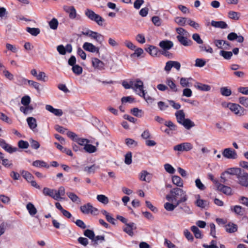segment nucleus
Instances as JSON below:
<instances>
[{
  "label": "nucleus",
  "instance_id": "55",
  "mask_svg": "<svg viewBox=\"0 0 248 248\" xmlns=\"http://www.w3.org/2000/svg\"><path fill=\"white\" fill-rule=\"evenodd\" d=\"M199 48H200L201 51H205L206 52L209 53L211 54L213 53V50L212 48L211 47H210L209 46H203V45L200 46Z\"/></svg>",
  "mask_w": 248,
  "mask_h": 248
},
{
  "label": "nucleus",
  "instance_id": "27",
  "mask_svg": "<svg viewBox=\"0 0 248 248\" xmlns=\"http://www.w3.org/2000/svg\"><path fill=\"white\" fill-rule=\"evenodd\" d=\"M26 208L30 215L31 216H34L37 212L36 208H35L34 205L31 202H29L27 204Z\"/></svg>",
  "mask_w": 248,
  "mask_h": 248
},
{
  "label": "nucleus",
  "instance_id": "18",
  "mask_svg": "<svg viewBox=\"0 0 248 248\" xmlns=\"http://www.w3.org/2000/svg\"><path fill=\"white\" fill-rule=\"evenodd\" d=\"M173 46V42L168 40L161 41L159 44V46L164 50H169Z\"/></svg>",
  "mask_w": 248,
  "mask_h": 248
},
{
  "label": "nucleus",
  "instance_id": "51",
  "mask_svg": "<svg viewBox=\"0 0 248 248\" xmlns=\"http://www.w3.org/2000/svg\"><path fill=\"white\" fill-rule=\"evenodd\" d=\"M176 31L180 36H189V33L182 28H177L176 29Z\"/></svg>",
  "mask_w": 248,
  "mask_h": 248
},
{
  "label": "nucleus",
  "instance_id": "16",
  "mask_svg": "<svg viewBox=\"0 0 248 248\" xmlns=\"http://www.w3.org/2000/svg\"><path fill=\"white\" fill-rule=\"evenodd\" d=\"M238 183L241 186L245 187L248 186V174L243 173L237 176Z\"/></svg>",
  "mask_w": 248,
  "mask_h": 248
},
{
  "label": "nucleus",
  "instance_id": "30",
  "mask_svg": "<svg viewBox=\"0 0 248 248\" xmlns=\"http://www.w3.org/2000/svg\"><path fill=\"white\" fill-rule=\"evenodd\" d=\"M172 181L173 184L179 187L183 186V182L182 179L178 176L174 175L172 177Z\"/></svg>",
  "mask_w": 248,
  "mask_h": 248
},
{
  "label": "nucleus",
  "instance_id": "43",
  "mask_svg": "<svg viewBox=\"0 0 248 248\" xmlns=\"http://www.w3.org/2000/svg\"><path fill=\"white\" fill-rule=\"evenodd\" d=\"M220 93L223 96H229L232 93V91L230 89L227 87H221L220 89Z\"/></svg>",
  "mask_w": 248,
  "mask_h": 248
},
{
  "label": "nucleus",
  "instance_id": "22",
  "mask_svg": "<svg viewBox=\"0 0 248 248\" xmlns=\"http://www.w3.org/2000/svg\"><path fill=\"white\" fill-rule=\"evenodd\" d=\"M175 116L176 118L177 122L181 124L183 121L185 120V113L183 110H179L175 113Z\"/></svg>",
  "mask_w": 248,
  "mask_h": 248
},
{
  "label": "nucleus",
  "instance_id": "29",
  "mask_svg": "<svg viewBox=\"0 0 248 248\" xmlns=\"http://www.w3.org/2000/svg\"><path fill=\"white\" fill-rule=\"evenodd\" d=\"M187 18L177 16L174 18V22L179 26H184L187 21Z\"/></svg>",
  "mask_w": 248,
  "mask_h": 248
},
{
  "label": "nucleus",
  "instance_id": "54",
  "mask_svg": "<svg viewBox=\"0 0 248 248\" xmlns=\"http://www.w3.org/2000/svg\"><path fill=\"white\" fill-rule=\"evenodd\" d=\"M195 185L196 187L201 190H204L205 189L206 187L202 183L201 180L199 178H197L195 180Z\"/></svg>",
  "mask_w": 248,
  "mask_h": 248
},
{
  "label": "nucleus",
  "instance_id": "15",
  "mask_svg": "<svg viewBox=\"0 0 248 248\" xmlns=\"http://www.w3.org/2000/svg\"><path fill=\"white\" fill-rule=\"evenodd\" d=\"M217 190L222 192L224 194L227 195H232V188L228 186H224L220 183L216 186Z\"/></svg>",
  "mask_w": 248,
  "mask_h": 248
},
{
  "label": "nucleus",
  "instance_id": "20",
  "mask_svg": "<svg viewBox=\"0 0 248 248\" xmlns=\"http://www.w3.org/2000/svg\"><path fill=\"white\" fill-rule=\"evenodd\" d=\"M46 109L47 111L52 113L55 115L57 116H61L63 114L62 109L54 108L52 106L50 105H46Z\"/></svg>",
  "mask_w": 248,
  "mask_h": 248
},
{
  "label": "nucleus",
  "instance_id": "49",
  "mask_svg": "<svg viewBox=\"0 0 248 248\" xmlns=\"http://www.w3.org/2000/svg\"><path fill=\"white\" fill-rule=\"evenodd\" d=\"M32 165L36 167H48L46 163L41 160H36L32 163Z\"/></svg>",
  "mask_w": 248,
  "mask_h": 248
},
{
  "label": "nucleus",
  "instance_id": "41",
  "mask_svg": "<svg viewBox=\"0 0 248 248\" xmlns=\"http://www.w3.org/2000/svg\"><path fill=\"white\" fill-rule=\"evenodd\" d=\"M96 199L98 201L104 204H107L109 202L108 198L104 195H98L96 196Z\"/></svg>",
  "mask_w": 248,
  "mask_h": 248
},
{
  "label": "nucleus",
  "instance_id": "3",
  "mask_svg": "<svg viewBox=\"0 0 248 248\" xmlns=\"http://www.w3.org/2000/svg\"><path fill=\"white\" fill-rule=\"evenodd\" d=\"M85 14L90 20L95 22L99 26H102L105 21L103 18L90 9H87Z\"/></svg>",
  "mask_w": 248,
  "mask_h": 248
},
{
  "label": "nucleus",
  "instance_id": "26",
  "mask_svg": "<svg viewBox=\"0 0 248 248\" xmlns=\"http://www.w3.org/2000/svg\"><path fill=\"white\" fill-rule=\"evenodd\" d=\"M166 83L172 92H178L177 86L171 78H167L166 80Z\"/></svg>",
  "mask_w": 248,
  "mask_h": 248
},
{
  "label": "nucleus",
  "instance_id": "64",
  "mask_svg": "<svg viewBox=\"0 0 248 248\" xmlns=\"http://www.w3.org/2000/svg\"><path fill=\"white\" fill-rule=\"evenodd\" d=\"M239 103L245 106L248 107V98L246 97H241L239 98Z\"/></svg>",
  "mask_w": 248,
  "mask_h": 248
},
{
  "label": "nucleus",
  "instance_id": "59",
  "mask_svg": "<svg viewBox=\"0 0 248 248\" xmlns=\"http://www.w3.org/2000/svg\"><path fill=\"white\" fill-rule=\"evenodd\" d=\"M152 21L154 24L156 26H160L161 25L162 21L160 18L157 16H154L152 18Z\"/></svg>",
  "mask_w": 248,
  "mask_h": 248
},
{
  "label": "nucleus",
  "instance_id": "21",
  "mask_svg": "<svg viewBox=\"0 0 248 248\" xmlns=\"http://www.w3.org/2000/svg\"><path fill=\"white\" fill-rule=\"evenodd\" d=\"M211 25L217 28L226 29L228 27L227 23L223 21H216L212 20L211 22Z\"/></svg>",
  "mask_w": 248,
  "mask_h": 248
},
{
  "label": "nucleus",
  "instance_id": "28",
  "mask_svg": "<svg viewBox=\"0 0 248 248\" xmlns=\"http://www.w3.org/2000/svg\"><path fill=\"white\" fill-rule=\"evenodd\" d=\"M194 87L196 89L202 91H209L211 89V87L209 85L201 83H197L195 84Z\"/></svg>",
  "mask_w": 248,
  "mask_h": 248
},
{
  "label": "nucleus",
  "instance_id": "37",
  "mask_svg": "<svg viewBox=\"0 0 248 248\" xmlns=\"http://www.w3.org/2000/svg\"><path fill=\"white\" fill-rule=\"evenodd\" d=\"M26 31L34 36H36L40 32V29L37 28L27 27L26 28Z\"/></svg>",
  "mask_w": 248,
  "mask_h": 248
},
{
  "label": "nucleus",
  "instance_id": "36",
  "mask_svg": "<svg viewBox=\"0 0 248 248\" xmlns=\"http://www.w3.org/2000/svg\"><path fill=\"white\" fill-rule=\"evenodd\" d=\"M23 80L25 81H27L29 85L34 88L38 92H40V84L38 82L36 81L31 80H27V79L23 78Z\"/></svg>",
  "mask_w": 248,
  "mask_h": 248
},
{
  "label": "nucleus",
  "instance_id": "32",
  "mask_svg": "<svg viewBox=\"0 0 248 248\" xmlns=\"http://www.w3.org/2000/svg\"><path fill=\"white\" fill-rule=\"evenodd\" d=\"M99 168L98 166L93 164L91 166H87L84 168V171L88 174L94 173L95 170Z\"/></svg>",
  "mask_w": 248,
  "mask_h": 248
},
{
  "label": "nucleus",
  "instance_id": "42",
  "mask_svg": "<svg viewBox=\"0 0 248 248\" xmlns=\"http://www.w3.org/2000/svg\"><path fill=\"white\" fill-rule=\"evenodd\" d=\"M233 211L238 215L243 216L244 213V208L240 205H235L233 207Z\"/></svg>",
  "mask_w": 248,
  "mask_h": 248
},
{
  "label": "nucleus",
  "instance_id": "52",
  "mask_svg": "<svg viewBox=\"0 0 248 248\" xmlns=\"http://www.w3.org/2000/svg\"><path fill=\"white\" fill-rule=\"evenodd\" d=\"M2 73L4 77L10 80L14 79V75L11 73L6 68L3 69Z\"/></svg>",
  "mask_w": 248,
  "mask_h": 248
},
{
  "label": "nucleus",
  "instance_id": "40",
  "mask_svg": "<svg viewBox=\"0 0 248 248\" xmlns=\"http://www.w3.org/2000/svg\"><path fill=\"white\" fill-rule=\"evenodd\" d=\"M65 194V188L63 186H60L58 190H56V196L57 198H55V200H58L59 199H62L61 196H63Z\"/></svg>",
  "mask_w": 248,
  "mask_h": 248
},
{
  "label": "nucleus",
  "instance_id": "62",
  "mask_svg": "<svg viewBox=\"0 0 248 248\" xmlns=\"http://www.w3.org/2000/svg\"><path fill=\"white\" fill-rule=\"evenodd\" d=\"M206 62L202 59H197L195 60V66L196 67H202L205 65Z\"/></svg>",
  "mask_w": 248,
  "mask_h": 248
},
{
  "label": "nucleus",
  "instance_id": "46",
  "mask_svg": "<svg viewBox=\"0 0 248 248\" xmlns=\"http://www.w3.org/2000/svg\"><path fill=\"white\" fill-rule=\"evenodd\" d=\"M147 51L149 53V54L152 56H156L157 53H158V50L157 48L153 46H150Z\"/></svg>",
  "mask_w": 248,
  "mask_h": 248
},
{
  "label": "nucleus",
  "instance_id": "60",
  "mask_svg": "<svg viewBox=\"0 0 248 248\" xmlns=\"http://www.w3.org/2000/svg\"><path fill=\"white\" fill-rule=\"evenodd\" d=\"M164 168L166 171L169 173L173 174L175 172V169L171 165L169 164H165Z\"/></svg>",
  "mask_w": 248,
  "mask_h": 248
},
{
  "label": "nucleus",
  "instance_id": "31",
  "mask_svg": "<svg viewBox=\"0 0 248 248\" xmlns=\"http://www.w3.org/2000/svg\"><path fill=\"white\" fill-rule=\"evenodd\" d=\"M181 124L183 125L187 129H190L195 126L194 123L189 119H185Z\"/></svg>",
  "mask_w": 248,
  "mask_h": 248
},
{
  "label": "nucleus",
  "instance_id": "19",
  "mask_svg": "<svg viewBox=\"0 0 248 248\" xmlns=\"http://www.w3.org/2000/svg\"><path fill=\"white\" fill-rule=\"evenodd\" d=\"M43 194L45 196H48L55 200V198H57L56 195V189H50L48 187H44L42 191Z\"/></svg>",
  "mask_w": 248,
  "mask_h": 248
},
{
  "label": "nucleus",
  "instance_id": "1",
  "mask_svg": "<svg viewBox=\"0 0 248 248\" xmlns=\"http://www.w3.org/2000/svg\"><path fill=\"white\" fill-rule=\"evenodd\" d=\"M166 198L169 202H177V204H180L187 201V196L183 189L175 187L170 190V194L166 195Z\"/></svg>",
  "mask_w": 248,
  "mask_h": 248
},
{
  "label": "nucleus",
  "instance_id": "50",
  "mask_svg": "<svg viewBox=\"0 0 248 248\" xmlns=\"http://www.w3.org/2000/svg\"><path fill=\"white\" fill-rule=\"evenodd\" d=\"M164 125L169 128L170 130L175 131L177 128V126L175 125L171 121H165Z\"/></svg>",
  "mask_w": 248,
  "mask_h": 248
},
{
  "label": "nucleus",
  "instance_id": "14",
  "mask_svg": "<svg viewBox=\"0 0 248 248\" xmlns=\"http://www.w3.org/2000/svg\"><path fill=\"white\" fill-rule=\"evenodd\" d=\"M0 146L9 153H12L17 151V148L12 147L10 145L7 144L5 141L2 139H0Z\"/></svg>",
  "mask_w": 248,
  "mask_h": 248
},
{
  "label": "nucleus",
  "instance_id": "58",
  "mask_svg": "<svg viewBox=\"0 0 248 248\" xmlns=\"http://www.w3.org/2000/svg\"><path fill=\"white\" fill-rule=\"evenodd\" d=\"M192 39L198 44H202L203 40L201 38L200 36L198 33H194L192 36Z\"/></svg>",
  "mask_w": 248,
  "mask_h": 248
},
{
  "label": "nucleus",
  "instance_id": "10",
  "mask_svg": "<svg viewBox=\"0 0 248 248\" xmlns=\"http://www.w3.org/2000/svg\"><path fill=\"white\" fill-rule=\"evenodd\" d=\"M136 229V225L133 222L129 223H126L125 226L123 228V230L124 232L127 233L130 236L134 235L133 230Z\"/></svg>",
  "mask_w": 248,
  "mask_h": 248
},
{
  "label": "nucleus",
  "instance_id": "11",
  "mask_svg": "<svg viewBox=\"0 0 248 248\" xmlns=\"http://www.w3.org/2000/svg\"><path fill=\"white\" fill-rule=\"evenodd\" d=\"M189 36H180L177 35L176 38L179 42L183 46H191L193 44L192 41L188 39V37Z\"/></svg>",
  "mask_w": 248,
  "mask_h": 248
},
{
  "label": "nucleus",
  "instance_id": "39",
  "mask_svg": "<svg viewBox=\"0 0 248 248\" xmlns=\"http://www.w3.org/2000/svg\"><path fill=\"white\" fill-rule=\"evenodd\" d=\"M191 230L192 232L194 233V235L196 238L200 239L202 238L201 231L197 226H192L191 227Z\"/></svg>",
  "mask_w": 248,
  "mask_h": 248
},
{
  "label": "nucleus",
  "instance_id": "61",
  "mask_svg": "<svg viewBox=\"0 0 248 248\" xmlns=\"http://www.w3.org/2000/svg\"><path fill=\"white\" fill-rule=\"evenodd\" d=\"M78 144L84 146L89 142V140L86 139L78 138L75 141Z\"/></svg>",
  "mask_w": 248,
  "mask_h": 248
},
{
  "label": "nucleus",
  "instance_id": "35",
  "mask_svg": "<svg viewBox=\"0 0 248 248\" xmlns=\"http://www.w3.org/2000/svg\"><path fill=\"white\" fill-rule=\"evenodd\" d=\"M179 204H177V202H175V204L167 202L164 204V207L168 211H172Z\"/></svg>",
  "mask_w": 248,
  "mask_h": 248
},
{
  "label": "nucleus",
  "instance_id": "33",
  "mask_svg": "<svg viewBox=\"0 0 248 248\" xmlns=\"http://www.w3.org/2000/svg\"><path fill=\"white\" fill-rule=\"evenodd\" d=\"M228 16L231 19L238 20L240 18V14L235 11H231L228 12Z\"/></svg>",
  "mask_w": 248,
  "mask_h": 248
},
{
  "label": "nucleus",
  "instance_id": "6",
  "mask_svg": "<svg viewBox=\"0 0 248 248\" xmlns=\"http://www.w3.org/2000/svg\"><path fill=\"white\" fill-rule=\"evenodd\" d=\"M82 34L86 36H88L92 39H94L99 44H102L104 40V37L103 35L97 32L90 30H88L86 31H82Z\"/></svg>",
  "mask_w": 248,
  "mask_h": 248
},
{
  "label": "nucleus",
  "instance_id": "45",
  "mask_svg": "<svg viewBox=\"0 0 248 248\" xmlns=\"http://www.w3.org/2000/svg\"><path fill=\"white\" fill-rule=\"evenodd\" d=\"M50 28L52 30H56L58 26V21L55 18H52L48 23Z\"/></svg>",
  "mask_w": 248,
  "mask_h": 248
},
{
  "label": "nucleus",
  "instance_id": "2",
  "mask_svg": "<svg viewBox=\"0 0 248 248\" xmlns=\"http://www.w3.org/2000/svg\"><path fill=\"white\" fill-rule=\"evenodd\" d=\"M132 89L134 90L138 95L142 96L146 101L151 100V97H146L145 93L143 90V83L140 79L131 80Z\"/></svg>",
  "mask_w": 248,
  "mask_h": 248
},
{
  "label": "nucleus",
  "instance_id": "5",
  "mask_svg": "<svg viewBox=\"0 0 248 248\" xmlns=\"http://www.w3.org/2000/svg\"><path fill=\"white\" fill-rule=\"evenodd\" d=\"M81 212L84 214H91L93 215L98 214V209L94 207L90 203H87L80 207Z\"/></svg>",
  "mask_w": 248,
  "mask_h": 248
},
{
  "label": "nucleus",
  "instance_id": "24",
  "mask_svg": "<svg viewBox=\"0 0 248 248\" xmlns=\"http://www.w3.org/2000/svg\"><path fill=\"white\" fill-rule=\"evenodd\" d=\"M66 194L72 202L77 203L78 204L81 203V201L80 199L75 193L69 192H67Z\"/></svg>",
  "mask_w": 248,
  "mask_h": 248
},
{
  "label": "nucleus",
  "instance_id": "34",
  "mask_svg": "<svg viewBox=\"0 0 248 248\" xmlns=\"http://www.w3.org/2000/svg\"><path fill=\"white\" fill-rule=\"evenodd\" d=\"M150 174L146 170L142 171L140 173V180L143 181H145L147 182H150L151 181V178L148 177Z\"/></svg>",
  "mask_w": 248,
  "mask_h": 248
},
{
  "label": "nucleus",
  "instance_id": "63",
  "mask_svg": "<svg viewBox=\"0 0 248 248\" xmlns=\"http://www.w3.org/2000/svg\"><path fill=\"white\" fill-rule=\"evenodd\" d=\"M240 203L248 207V198L245 196H241L239 199Z\"/></svg>",
  "mask_w": 248,
  "mask_h": 248
},
{
  "label": "nucleus",
  "instance_id": "12",
  "mask_svg": "<svg viewBox=\"0 0 248 248\" xmlns=\"http://www.w3.org/2000/svg\"><path fill=\"white\" fill-rule=\"evenodd\" d=\"M63 8L64 11L69 14V17L70 19H74L76 18L77 13L74 6L65 5L63 6Z\"/></svg>",
  "mask_w": 248,
  "mask_h": 248
},
{
  "label": "nucleus",
  "instance_id": "25",
  "mask_svg": "<svg viewBox=\"0 0 248 248\" xmlns=\"http://www.w3.org/2000/svg\"><path fill=\"white\" fill-rule=\"evenodd\" d=\"M27 122L30 128L34 131L37 126L36 120L32 117H30L27 119Z\"/></svg>",
  "mask_w": 248,
  "mask_h": 248
},
{
  "label": "nucleus",
  "instance_id": "44",
  "mask_svg": "<svg viewBox=\"0 0 248 248\" xmlns=\"http://www.w3.org/2000/svg\"><path fill=\"white\" fill-rule=\"evenodd\" d=\"M84 149L89 153H94L96 151V148L94 146L88 143L85 145Z\"/></svg>",
  "mask_w": 248,
  "mask_h": 248
},
{
  "label": "nucleus",
  "instance_id": "17",
  "mask_svg": "<svg viewBox=\"0 0 248 248\" xmlns=\"http://www.w3.org/2000/svg\"><path fill=\"white\" fill-rule=\"evenodd\" d=\"M226 232L229 233H232L236 232L238 230V226L236 224L230 222L224 226Z\"/></svg>",
  "mask_w": 248,
  "mask_h": 248
},
{
  "label": "nucleus",
  "instance_id": "9",
  "mask_svg": "<svg viewBox=\"0 0 248 248\" xmlns=\"http://www.w3.org/2000/svg\"><path fill=\"white\" fill-rule=\"evenodd\" d=\"M83 48L91 53H95L100 54L99 47L95 46L93 44L89 42H85L83 45Z\"/></svg>",
  "mask_w": 248,
  "mask_h": 248
},
{
  "label": "nucleus",
  "instance_id": "38",
  "mask_svg": "<svg viewBox=\"0 0 248 248\" xmlns=\"http://www.w3.org/2000/svg\"><path fill=\"white\" fill-rule=\"evenodd\" d=\"M33 109V107L30 105L21 106L20 108V110L25 115H27L31 113Z\"/></svg>",
  "mask_w": 248,
  "mask_h": 248
},
{
  "label": "nucleus",
  "instance_id": "53",
  "mask_svg": "<svg viewBox=\"0 0 248 248\" xmlns=\"http://www.w3.org/2000/svg\"><path fill=\"white\" fill-rule=\"evenodd\" d=\"M214 43L215 45L219 48H222V45H227L229 46V43L226 41L222 40H216L215 41Z\"/></svg>",
  "mask_w": 248,
  "mask_h": 248
},
{
  "label": "nucleus",
  "instance_id": "13",
  "mask_svg": "<svg viewBox=\"0 0 248 248\" xmlns=\"http://www.w3.org/2000/svg\"><path fill=\"white\" fill-rule=\"evenodd\" d=\"M92 66L94 68L102 70L105 69V63L96 58H93L92 59Z\"/></svg>",
  "mask_w": 248,
  "mask_h": 248
},
{
  "label": "nucleus",
  "instance_id": "57",
  "mask_svg": "<svg viewBox=\"0 0 248 248\" xmlns=\"http://www.w3.org/2000/svg\"><path fill=\"white\" fill-rule=\"evenodd\" d=\"M31 102V98L28 95H25L21 98V103L25 106L29 105Z\"/></svg>",
  "mask_w": 248,
  "mask_h": 248
},
{
  "label": "nucleus",
  "instance_id": "8",
  "mask_svg": "<svg viewBox=\"0 0 248 248\" xmlns=\"http://www.w3.org/2000/svg\"><path fill=\"white\" fill-rule=\"evenodd\" d=\"M193 146L190 143L184 142L174 146L173 147V150L180 152L188 151L191 150Z\"/></svg>",
  "mask_w": 248,
  "mask_h": 248
},
{
  "label": "nucleus",
  "instance_id": "23",
  "mask_svg": "<svg viewBox=\"0 0 248 248\" xmlns=\"http://www.w3.org/2000/svg\"><path fill=\"white\" fill-rule=\"evenodd\" d=\"M197 199L195 202L196 205L201 208H205L208 206L209 203L207 201L200 199V195H197Z\"/></svg>",
  "mask_w": 248,
  "mask_h": 248
},
{
  "label": "nucleus",
  "instance_id": "48",
  "mask_svg": "<svg viewBox=\"0 0 248 248\" xmlns=\"http://www.w3.org/2000/svg\"><path fill=\"white\" fill-rule=\"evenodd\" d=\"M21 174L23 177L29 182L31 181V179H33V176L29 172L25 170H23L21 172Z\"/></svg>",
  "mask_w": 248,
  "mask_h": 248
},
{
  "label": "nucleus",
  "instance_id": "56",
  "mask_svg": "<svg viewBox=\"0 0 248 248\" xmlns=\"http://www.w3.org/2000/svg\"><path fill=\"white\" fill-rule=\"evenodd\" d=\"M72 71L75 74L80 75L82 72V68L78 65H74L73 66Z\"/></svg>",
  "mask_w": 248,
  "mask_h": 248
},
{
  "label": "nucleus",
  "instance_id": "4",
  "mask_svg": "<svg viewBox=\"0 0 248 248\" xmlns=\"http://www.w3.org/2000/svg\"><path fill=\"white\" fill-rule=\"evenodd\" d=\"M227 107L235 115L242 116L246 113V110L238 104L235 103H229Z\"/></svg>",
  "mask_w": 248,
  "mask_h": 248
},
{
  "label": "nucleus",
  "instance_id": "47",
  "mask_svg": "<svg viewBox=\"0 0 248 248\" xmlns=\"http://www.w3.org/2000/svg\"><path fill=\"white\" fill-rule=\"evenodd\" d=\"M220 55L222 56L224 59L229 60L232 56V53L231 51L221 50L220 51Z\"/></svg>",
  "mask_w": 248,
  "mask_h": 248
},
{
  "label": "nucleus",
  "instance_id": "7",
  "mask_svg": "<svg viewBox=\"0 0 248 248\" xmlns=\"http://www.w3.org/2000/svg\"><path fill=\"white\" fill-rule=\"evenodd\" d=\"M222 155L229 159H235L237 158V154L234 150L231 148L224 149L222 152Z\"/></svg>",
  "mask_w": 248,
  "mask_h": 248
}]
</instances>
